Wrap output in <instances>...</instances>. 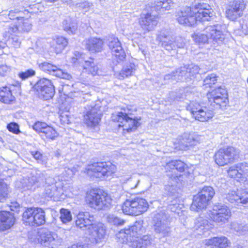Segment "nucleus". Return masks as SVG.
I'll list each match as a JSON object with an SVG mask.
<instances>
[{
  "instance_id": "nucleus-1",
  "label": "nucleus",
  "mask_w": 248,
  "mask_h": 248,
  "mask_svg": "<svg viewBox=\"0 0 248 248\" xmlns=\"http://www.w3.org/2000/svg\"><path fill=\"white\" fill-rule=\"evenodd\" d=\"M209 5L198 3L194 7H186L176 14L178 22L184 26H192L198 21H208L213 14Z\"/></svg>"
},
{
  "instance_id": "nucleus-2",
  "label": "nucleus",
  "mask_w": 248,
  "mask_h": 248,
  "mask_svg": "<svg viewBox=\"0 0 248 248\" xmlns=\"http://www.w3.org/2000/svg\"><path fill=\"white\" fill-rule=\"evenodd\" d=\"M85 201L91 208L100 210L109 208L112 199L109 195L100 189L93 188L87 192Z\"/></svg>"
},
{
  "instance_id": "nucleus-3",
  "label": "nucleus",
  "mask_w": 248,
  "mask_h": 248,
  "mask_svg": "<svg viewBox=\"0 0 248 248\" xmlns=\"http://www.w3.org/2000/svg\"><path fill=\"white\" fill-rule=\"evenodd\" d=\"M126 109H123L121 111L116 112L112 114L111 119L114 122L120 124L119 126L124 127V131L130 132L134 131L140 126L139 121L140 118L133 117L132 114Z\"/></svg>"
},
{
  "instance_id": "nucleus-4",
  "label": "nucleus",
  "mask_w": 248,
  "mask_h": 248,
  "mask_svg": "<svg viewBox=\"0 0 248 248\" xmlns=\"http://www.w3.org/2000/svg\"><path fill=\"white\" fill-rule=\"evenodd\" d=\"M115 169V166L110 162H98L89 165L86 172L89 176L102 178L113 173Z\"/></svg>"
},
{
  "instance_id": "nucleus-5",
  "label": "nucleus",
  "mask_w": 248,
  "mask_h": 248,
  "mask_svg": "<svg viewBox=\"0 0 248 248\" xmlns=\"http://www.w3.org/2000/svg\"><path fill=\"white\" fill-rule=\"evenodd\" d=\"M22 220L26 225H43L46 222L45 213L41 208H28L23 213Z\"/></svg>"
},
{
  "instance_id": "nucleus-6",
  "label": "nucleus",
  "mask_w": 248,
  "mask_h": 248,
  "mask_svg": "<svg viewBox=\"0 0 248 248\" xmlns=\"http://www.w3.org/2000/svg\"><path fill=\"white\" fill-rule=\"evenodd\" d=\"M231 216L230 208L221 203L215 205L209 214L210 218L218 225H223L228 223Z\"/></svg>"
},
{
  "instance_id": "nucleus-7",
  "label": "nucleus",
  "mask_w": 248,
  "mask_h": 248,
  "mask_svg": "<svg viewBox=\"0 0 248 248\" xmlns=\"http://www.w3.org/2000/svg\"><path fill=\"white\" fill-rule=\"evenodd\" d=\"M189 108L193 117L200 122H207L214 115L213 111L205 106L203 103L191 102Z\"/></svg>"
},
{
  "instance_id": "nucleus-8",
  "label": "nucleus",
  "mask_w": 248,
  "mask_h": 248,
  "mask_svg": "<svg viewBox=\"0 0 248 248\" xmlns=\"http://www.w3.org/2000/svg\"><path fill=\"white\" fill-rule=\"evenodd\" d=\"M238 154L239 151L233 147L220 149L215 154V161L218 165L223 166L232 163Z\"/></svg>"
},
{
  "instance_id": "nucleus-9",
  "label": "nucleus",
  "mask_w": 248,
  "mask_h": 248,
  "mask_svg": "<svg viewBox=\"0 0 248 248\" xmlns=\"http://www.w3.org/2000/svg\"><path fill=\"white\" fill-rule=\"evenodd\" d=\"M153 229L156 234L163 237L169 236L171 233V228L167 220L166 216L163 213L158 214L154 217Z\"/></svg>"
},
{
  "instance_id": "nucleus-10",
  "label": "nucleus",
  "mask_w": 248,
  "mask_h": 248,
  "mask_svg": "<svg viewBox=\"0 0 248 248\" xmlns=\"http://www.w3.org/2000/svg\"><path fill=\"white\" fill-rule=\"evenodd\" d=\"M34 89L46 100L51 98L55 93L54 87L51 81L46 78L39 80L34 85Z\"/></svg>"
},
{
  "instance_id": "nucleus-11",
  "label": "nucleus",
  "mask_w": 248,
  "mask_h": 248,
  "mask_svg": "<svg viewBox=\"0 0 248 248\" xmlns=\"http://www.w3.org/2000/svg\"><path fill=\"white\" fill-rule=\"evenodd\" d=\"M158 39L162 43V46L167 50L175 49L176 47L183 48L185 45V39L181 37H177L174 40L172 37L160 34Z\"/></svg>"
},
{
  "instance_id": "nucleus-12",
  "label": "nucleus",
  "mask_w": 248,
  "mask_h": 248,
  "mask_svg": "<svg viewBox=\"0 0 248 248\" xmlns=\"http://www.w3.org/2000/svg\"><path fill=\"white\" fill-rule=\"evenodd\" d=\"M94 217L88 212H79L77 216L76 226L83 230H91L95 224Z\"/></svg>"
},
{
  "instance_id": "nucleus-13",
  "label": "nucleus",
  "mask_w": 248,
  "mask_h": 248,
  "mask_svg": "<svg viewBox=\"0 0 248 248\" xmlns=\"http://www.w3.org/2000/svg\"><path fill=\"white\" fill-rule=\"evenodd\" d=\"M200 68L198 66L191 64L187 66L181 67L177 69L174 77L178 76V78H176L178 80L187 82L194 77L195 75L198 74Z\"/></svg>"
},
{
  "instance_id": "nucleus-14",
  "label": "nucleus",
  "mask_w": 248,
  "mask_h": 248,
  "mask_svg": "<svg viewBox=\"0 0 248 248\" xmlns=\"http://www.w3.org/2000/svg\"><path fill=\"white\" fill-rule=\"evenodd\" d=\"M40 242L45 246L54 248L61 244L62 240L55 232L44 231L40 234Z\"/></svg>"
},
{
  "instance_id": "nucleus-15",
  "label": "nucleus",
  "mask_w": 248,
  "mask_h": 248,
  "mask_svg": "<svg viewBox=\"0 0 248 248\" xmlns=\"http://www.w3.org/2000/svg\"><path fill=\"white\" fill-rule=\"evenodd\" d=\"M99 107L95 105L84 115L85 124L89 127H94L98 125L101 120Z\"/></svg>"
},
{
  "instance_id": "nucleus-16",
  "label": "nucleus",
  "mask_w": 248,
  "mask_h": 248,
  "mask_svg": "<svg viewBox=\"0 0 248 248\" xmlns=\"http://www.w3.org/2000/svg\"><path fill=\"white\" fill-rule=\"evenodd\" d=\"M139 23L144 31H150L153 30L158 23L157 17L151 14H142Z\"/></svg>"
},
{
  "instance_id": "nucleus-17",
  "label": "nucleus",
  "mask_w": 248,
  "mask_h": 248,
  "mask_svg": "<svg viewBox=\"0 0 248 248\" xmlns=\"http://www.w3.org/2000/svg\"><path fill=\"white\" fill-rule=\"evenodd\" d=\"M108 46L111 53L120 61H123L125 57V53L123 49L121 44L117 38L111 36L108 39Z\"/></svg>"
},
{
  "instance_id": "nucleus-18",
  "label": "nucleus",
  "mask_w": 248,
  "mask_h": 248,
  "mask_svg": "<svg viewBox=\"0 0 248 248\" xmlns=\"http://www.w3.org/2000/svg\"><path fill=\"white\" fill-rule=\"evenodd\" d=\"M245 8L243 0H235L230 8L226 12L228 18L232 20L241 16L242 11Z\"/></svg>"
},
{
  "instance_id": "nucleus-19",
  "label": "nucleus",
  "mask_w": 248,
  "mask_h": 248,
  "mask_svg": "<svg viewBox=\"0 0 248 248\" xmlns=\"http://www.w3.org/2000/svg\"><path fill=\"white\" fill-rule=\"evenodd\" d=\"M220 27L218 25L207 26L203 32L207 33L209 37V41L212 40L213 42L221 43L224 39V35L220 30Z\"/></svg>"
},
{
  "instance_id": "nucleus-20",
  "label": "nucleus",
  "mask_w": 248,
  "mask_h": 248,
  "mask_svg": "<svg viewBox=\"0 0 248 248\" xmlns=\"http://www.w3.org/2000/svg\"><path fill=\"white\" fill-rule=\"evenodd\" d=\"M96 243L101 242L106 235V229L102 223L95 221V224L92 226V230L88 231Z\"/></svg>"
},
{
  "instance_id": "nucleus-21",
  "label": "nucleus",
  "mask_w": 248,
  "mask_h": 248,
  "mask_svg": "<svg viewBox=\"0 0 248 248\" xmlns=\"http://www.w3.org/2000/svg\"><path fill=\"white\" fill-rule=\"evenodd\" d=\"M15 223V218L9 212H0V232L10 229Z\"/></svg>"
},
{
  "instance_id": "nucleus-22",
  "label": "nucleus",
  "mask_w": 248,
  "mask_h": 248,
  "mask_svg": "<svg viewBox=\"0 0 248 248\" xmlns=\"http://www.w3.org/2000/svg\"><path fill=\"white\" fill-rule=\"evenodd\" d=\"M104 42L100 38L91 37L86 41V48L91 52H100L103 50Z\"/></svg>"
},
{
  "instance_id": "nucleus-23",
  "label": "nucleus",
  "mask_w": 248,
  "mask_h": 248,
  "mask_svg": "<svg viewBox=\"0 0 248 248\" xmlns=\"http://www.w3.org/2000/svg\"><path fill=\"white\" fill-rule=\"evenodd\" d=\"M13 85L5 86L0 88V101L5 104H10L15 100V97L12 95Z\"/></svg>"
},
{
  "instance_id": "nucleus-24",
  "label": "nucleus",
  "mask_w": 248,
  "mask_h": 248,
  "mask_svg": "<svg viewBox=\"0 0 248 248\" xmlns=\"http://www.w3.org/2000/svg\"><path fill=\"white\" fill-rule=\"evenodd\" d=\"M202 137L195 133H186L183 136V143L185 147H191L199 144L201 141Z\"/></svg>"
},
{
  "instance_id": "nucleus-25",
  "label": "nucleus",
  "mask_w": 248,
  "mask_h": 248,
  "mask_svg": "<svg viewBox=\"0 0 248 248\" xmlns=\"http://www.w3.org/2000/svg\"><path fill=\"white\" fill-rule=\"evenodd\" d=\"M133 201L136 216L141 215L147 210L149 205L145 199L136 197L133 199Z\"/></svg>"
},
{
  "instance_id": "nucleus-26",
  "label": "nucleus",
  "mask_w": 248,
  "mask_h": 248,
  "mask_svg": "<svg viewBox=\"0 0 248 248\" xmlns=\"http://www.w3.org/2000/svg\"><path fill=\"white\" fill-rule=\"evenodd\" d=\"M46 186L45 190V194L49 197L58 196L59 195L58 192L59 188L54 183V180L53 178L48 177L46 179ZM60 189V188H59Z\"/></svg>"
},
{
  "instance_id": "nucleus-27",
  "label": "nucleus",
  "mask_w": 248,
  "mask_h": 248,
  "mask_svg": "<svg viewBox=\"0 0 248 248\" xmlns=\"http://www.w3.org/2000/svg\"><path fill=\"white\" fill-rule=\"evenodd\" d=\"M208 202L206 200H205L197 194L193 197V202L190 207L191 209L198 211L200 210L206 208Z\"/></svg>"
},
{
  "instance_id": "nucleus-28",
  "label": "nucleus",
  "mask_w": 248,
  "mask_h": 248,
  "mask_svg": "<svg viewBox=\"0 0 248 248\" xmlns=\"http://www.w3.org/2000/svg\"><path fill=\"white\" fill-rule=\"evenodd\" d=\"M67 44L66 38L62 36H56L53 39L52 47L57 54L61 53Z\"/></svg>"
},
{
  "instance_id": "nucleus-29",
  "label": "nucleus",
  "mask_w": 248,
  "mask_h": 248,
  "mask_svg": "<svg viewBox=\"0 0 248 248\" xmlns=\"http://www.w3.org/2000/svg\"><path fill=\"white\" fill-rule=\"evenodd\" d=\"M127 229L130 231V237L138 238L139 236L142 234L144 231L143 228V221L135 222L133 226Z\"/></svg>"
},
{
  "instance_id": "nucleus-30",
  "label": "nucleus",
  "mask_w": 248,
  "mask_h": 248,
  "mask_svg": "<svg viewBox=\"0 0 248 248\" xmlns=\"http://www.w3.org/2000/svg\"><path fill=\"white\" fill-rule=\"evenodd\" d=\"M98 67L92 59H91V61H85L83 65V71L81 75L84 72H89L93 76H95L98 74Z\"/></svg>"
},
{
  "instance_id": "nucleus-31",
  "label": "nucleus",
  "mask_w": 248,
  "mask_h": 248,
  "mask_svg": "<svg viewBox=\"0 0 248 248\" xmlns=\"http://www.w3.org/2000/svg\"><path fill=\"white\" fill-rule=\"evenodd\" d=\"M227 93V91L225 89L218 87L210 92H209L207 94V97L208 101L215 100L216 98H218L222 97V95Z\"/></svg>"
},
{
  "instance_id": "nucleus-32",
  "label": "nucleus",
  "mask_w": 248,
  "mask_h": 248,
  "mask_svg": "<svg viewBox=\"0 0 248 248\" xmlns=\"http://www.w3.org/2000/svg\"><path fill=\"white\" fill-rule=\"evenodd\" d=\"M122 209L125 214L136 216L133 199L125 201L122 206Z\"/></svg>"
},
{
  "instance_id": "nucleus-33",
  "label": "nucleus",
  "mask_w": 248,
  "mask_h": 248,
  "mask_svg": "<svg viewBox=\"0 0 248 248\" xmlns=\"http://www.w3.org/2000/svg\"><path fill=\"white\" fill-rule=\"evenodd\" d=\"M210 105L214 107L219 108H224L228 103L227 93L222 95L218 98H216L215 100L209 101Z\"/></svg>"
},
{
  "instance_id": "nucleus-34",
  "label": "nucleus",
  "mask_w": 248,
  "mask_h": 248,
  "mask_svg": "<svg viewBox=\"0 0 248 248\" xmlns=\"http://www.w3.org/2000/svg\"><path fill=\"white\" fill-rule=\"evenodd\" d=\"M215 193L214 189L212 187L207 186L203 187L198 194L209 202L212 199Z\"/></svg>"
},
{
  "instance_id": "nucleus-35",
  "label": "nucleus",
  "mask_w": 248,
  "mask_h": 248,
  "mask_svg": "<svg viewBox=\"0 0 248 248\" xmlns=\"http://www.w3.org/2000/svg\"><path fill=\"white\" fill-rule=\"evenodd\" d=\"M195 227L196 230H209L212 228L211 224H208L207 219L202 217H199L197 218L195 222Z\"/></svg>"
},
{
  "instance_id": "nucleus-36",
  "label": "nucleus",
  "mask_w": 248,
  "mask_h": 248,
  "mask_svg": "<svg viewBox=\"0 0 248 248\" xmlns=\"http://www.w3.org/2000/svg\"><path fill=\"white\" fill-rule=\"evenodd\" d=\"M136 70V65L133 63H130L129 65L124 67L120 73L119 78H124L133 75Z\"/></svg>"
},
{
  "instance_id": "nucleus-37",
  "label": "nucleus",
  "mask_w": 248,
  "mask_h": 248,
  "mask_svg": "<svg viewBox=\"0 0 248 248\" xmlns=\"http://www.w3.org/2000/svg\"><path fill=\"white\" fill-rule=\"evenodd\" d=\"M10 189L8 186L0 180V202H3L8 197Z\"/></svg>"
},
{
  "instance_id": "nucleus-38",
  "label": "nucleus",
  "mask_w": 248,
  "mask_h": 248,
  "mask_svg": "<svg viewBox=\"0 0 248 248\" xmlns=\"http://www.w3.org/2000/svg\"><path fill=\"white\" fill-rule=\"evenodd\" d=\"M19 25L18 22L16 25H11L7 28V30L5 31L3 34L4 38H9L10 35L13 34H17L18 33H21Z\"/></svg>"
},
{
  "instance_id": "nucleus-39",
  "label": "nucleus",
  "mask_w": 248,
  "mask_h": 248,
  "mask_svg": "<svg viewBox=\"0 0 248 248\" xmlns=\"http://www.w3.org/2000/svg\"><path fill=\"white\" fill-rule=\"evenodd\" d=\"M239 166V164L235 166H232L230 167L229 170H227V173L229 177L235 178L238 181H239L240 177L241 176V173L239 171L240 168L238 167Z\"/></svg>"
},
{
  "instance_id": "nucleus-40",
  "label": "nucleus",
  "mask_w": 248,
  "mask_h": 248,
  "mask_svg": "<svg viewBox=\"0 0 248 248\" xmlns=\"http://www.w3.org/2000/svg\"><path fill=\"white\" fill-rule=\"evenodd\" d=\"M215 247L218 248H226L230 244L228 239L225 236L215 237Z\"/></svg>"
},
{
  "instance_id": "nucleus-41",
  "label": "nucleus",
  "mask_w": 248,
  "mask_h": 248,
  "mask_svg": "<svg viewBox=\"0 0 248 248\" xmlns=\"http://www.w3.org/2000/svg\"><path fill=\"white\" fill-rule=\"evenodd\" d=\"M130 231L128 229L121 230L116 234V237L118 241L121 243H124L127 241L128 237H130Z\"/></svg>"
},
{
  "instance_id": "nucleus-42",
  "label": "nucleus",
  "mask_w": 248,
  "mask_h": 248,
  "mask_svg": "<svg viewBox=\"0 0 248 248\" xmlns=\"http://www.w3.org/2000/svg\"><path fill=\"white\" fill-rule=\"evenodd\" d=\"M38 66L40 70L49 74H52L56 69V65L46 62L38 63Z\"/></svg>"
},
{
  "instance_id": "nucleus-43",
  "label": "nucleus",
  "mask_w": 248,
  "mask_h": 248,
  "mask_svg": "<svg viewBox=\"0 0 248 248\" xmlns=\"http://www.w3.org/2000/svg\"><path fill=\"white\" fill-rule=\"evenodd\" d=\"M18 22L20 29H22L20 30L21 32H28L31 31L32 26L28 19L20 17Z\"/></svg>"
},
{
  "instance_id": "nucleus-44",
  "label": "nucleus",
  "mask_w": 248,
  "mask_h": 248,
  "mask_svg": "<svg viewBox=\"0 0 248 248\" xmlns=\"http://www.w3.org/2000/svg\"><path fill=\"white\" fill-rule=\"evenodd\" d=\"M239 171L241 173L239 182H245L248 181V166L246 164H239Z\"/></svg>"
},
{
  "instance_id": "nucleus-45",
  "label": "nucleus",
  "mask_w": 248,
  "mask_h": 248,
  "mask_svg": "<svg viewBox=\"0 0 248 248\" xmlns=\"http://www.w3.org/2000/svg\"><path fill=\"white\" fill-rule=\"evenodd\" d=\"M63 27L66 32L69 34L76 33L78 26L76 23H69L67 20H64L63 22Z\"/></svg>"
},
{
  "instance_id": "nucleus-46",
  "label": "nucleus",
  "mask_w": 248,
  "mask_h": 248,
  "mask_svg": "<svg viewBox=\"0 0 248 248\" xmlns=\"http://www.w3.org/2000/svg\"><path fill=\"white\" fill-rule=\"evenodd\" d=\"M192 37L195 42L198 43H205L209 41V37L205 32L202 33H195L192 35Z\"/></svg>"
},
{
  "instance_id": "nucleus-47",
  "label": "nucleus",
  "mask_w": 248,
  "mask_h": 248,
  "mask_svg": "<svg viewBox=\"0 0 248 248\" xmlns=\"http://www.w3.org/2000/svg\"><path fill=\"white\" fill-rule=\"evenodd\" d=\"M240 190L237 191H232L226 195V199L231 203H239Z\"/></svg>"
},
{
  "instance_id": "nucleus-48",
  "label": "nucleus",
  "mask_w": 248,
  "mask_h": 248,
  "mask_svg": "<svg viewBox=\"0 0 248 248\" xmlns=\"http://www.w3.org/2000/svg\"><path fill=\"white\" fill-rule=\"evenodd\" d=\"M232 229L235 231L239 234H245L248 232V225L233 223L232 224Z\"/></svg>"
},
{
  "instance_id": "nucleus-49",
  "label": "nucleus",
  "mask_w": 248,
  "mask_h": 248,
  "mask_svg": "<svg viewBox=\"0 0 248 248\" xmlns=\"http://www.w3.org/2000/svg\"><path fill=\"white\" fill-rule=\"evenodd\" d=\"M107 220L108 223L116 226L122 225L124 223L123 219L112 214L107 215Z\"/></svg>"
},
{
  "instance_id": "nucleus-50",
  "label": "nucleus",
  "mask_w": 248,
  "mask_h": 248,
  "mask_svg": "<svg viewBox=\"0 0 248 248\" xmlns=\"http://www.w3.org/2000/svg\"><path fill=\"white\" fill-rule=\"evenodd\" d=\"M61 221L63 223H67L72 220V215L70 211L65 209H62L60 210V217Z\"/></svg>"
},
{
  "instance_id": "nucleus-51",
  "label": "nucleus",
  "mask_w": 248,
  "mask_h": 248,
  "mask_svg": "<svg viewBox=\"0 0 248 248\" xmlns=\"http://www.w3.org/2000/svg\"><path fill=\"white\" fill-rule=\"evenodd\" d=\"M43 134L45 135L46 138L52 140H55L59 136L57 132L53 127L49 125L46 128Z\"/></svg>"
},
{
  "instance_id": "nucleus-52",
  "label": "nucleus",
  "mask_w": 248,
  "mask_h": 248,
  "mask_svg": "<svg viewBox=\"0 0 248 248\" xmlns=\"http://www.w3.org/2000/svg\"><path fill=\"white\" fill-rule=\"evenodd\" d=\"M52 74L57 77L63 79H69L71 78L70 75L59 68L57 66L56 69L53 71Z\"/></svg>"
},
{
  "instance_id": "nucleus-53",
  "label": "nucleus",
  "mask_w": 248,
  "mask_h": 248,
  "mask_svg": "<svg viewBox=\"0 0 248 248\" xmlns=\"http://www.w3.org/2000/svg\"><path fill=\"white\" fill-rule=\"evenodd\" d=\"M48 126L46 123L37 122L34 124L33 128L38 133H43Z\"/></svg>"
},
{
  "instance_id": "nucleus-54",
  "label": "nucleus",
  "mask_w": 248,
  "mask_h": 248,
  "mask_svg": "<svg viewBox=\"0 0 248 248\" xmlns=\"http://www.w3.org/2000/svg\"><path fill=\"white\" fill-rule=\"evenodd\" d=\"M217 77L215 74H211L204 79L203 82L204 85H208L210 87L213 84H215L217 80Z\"/></svg>"
},
{
  "instance_id": "nucleus-55",
  "label": "nucleus",
  "mask_w": 248,
  "mask_h": 248,
  "mask_svg": "<svg viewBox=\"0 0 248 248\" xmlns=\"http://www.w3.org/2000/svg\"><path fill=\"white\" fill-rule=\"evenodd\" d=\"M139 241V247L141 248L151 245L152 243V238L150 235H143Z\"/></svg>"
},
{
  "instance_id": "nucleus-56",
  "label": "nucleus",
  "mask_w": 248,
  "mask_h": 248,
  "mask_svg": "<svg viewBox=\"0 0 248 248\" xmlns=\"http://www.w3.org/2000/svg\"><path fill=\"white\" fill-rule=\"evenodd\" d=\"M239 203L248 204V189L240 190Z\"/></svg>"
},
{
  "instance_id": "nucleus-57",
  "label": "nucleus",
  "mask_w": 248,
  "mask_h": 248,
  "mask_svg": "<svg viewBox=\"0 0 248 248\" xmlns=\"http://www.w3.org/2000/svg\"><path fill=\"white\" fill-rule=\"evenodd\" d=\"M181 177V175L180 174L177 175H172L169 179L168 185L165 186L166 189H167L170 186H175L178 183V181H180Z\"/></svg>"
},
{
  "instance_id": "nucleus-58",
  "label": "nucleus",
  "mask_w": 248,
  "mask_h": 248,
  "mask_svg": "<svg viewBox=\"0 0 248 248\" xmlns=\"http://www.w3.org/2000/svg\"><path fill=\"white\" fill-rule=\"evenodd\" d=\"M35 75V71L33 69H28L25 72H22L18 74V76L23 80L26 79Z\"/></svg>"
},
{
  "instance_id": "nucleus-59",
  "label": "nucleus",
  "mask_w": 248,
  "mask_h": 248,
  "mask_svg": "<svg viewBox=\"0 0 248 248\" xmlns=\"http://www.w3.org/2000/svg\"><path fill=\"white\" fill-rule=\"evenodd\" d=\"M18 15V12H16L13 10H11L8 13V14L2 13L0 15V16L5 18L6 20L7 19V17H8L9 19L11 20H14L15 19H17L18 20L19 19H20V18H19Z\"/></svg>"
},
{
  "instance_id": "nucleus-60",
  "label": "nucleus",
  "mask_w": 248,
  "mask_h": 248,
  "mask_svg": "<svg viewBox=\"0 0 248 248\" xmlns=\"http://www.w3.org/2000/svg\"><path fill=\"white\" fill-rule=\"evenodd\" d=\"M215 237L203 240L202 244L198 248H207L208 247H215Z\"/></svg>"
},
{
  "instance_id": "nucleus-61",
  "label": "nucleus",
  "mask_w": 248,
  "mask_h": 248,
  "mask_svg": "<svg viewBox=\"0 0 248 248\" xmlns=\"http://www.w3.org/2000/svg\"><path fill=\"white\" fill-rule=\"evenodd\" d=\"M83 61L82 54L78 52H75L74 56L71 58V62L74 63L77 62L81 63H82Z\"/></svg>"
},
{
  "instance_id": "nucleus-62",
  "label": "nucleus",
  "mask_w": 248,
  "mask_h": 248,
  "mask_svg": "<svg viewBox=\"0 0 248 248\" xmlns=\"http://www.w3.org/2000/svg\"><path fill=\"white\" fill-rule=\"evenodd\" d=\"M8 130L15 134H18L20 131L18 125L16 123H11L7 126Z\"/></svg>"
},
{
  "instance_id": "nucleus-63",
  "label": "nucleus",
  "mask_w": 248,
  "mask_h": 248,
  "mask_svg": "<svg viewBox=\"0 0 248 248\" xmlns=\"http://www.w3.org/2000/svg\"><path fill=\"white\" fill-rule=\"evenodd\" d=\"M78 171L77 167H73L72 168H65L64 169L65 175L67 177H72Z\"/></svg>"
},
{
  "instance_id": "nucleus-64",
  "label": "nucleus",
  "mask_w": 248,
  "mask_h": 248,
  "mask_svg": "<svg viewBox=\"0 0 248 248\" xmlns=\"http://www.w3.org/2000/svg\"><path fill=\"white\" fill-rule=\"evenodd\" d=\"M31 155L34 158L38 161V162L42 164H45L46 161L43 160V155L38 151L31 152Z\"/></svg>"
}]
</instances>
